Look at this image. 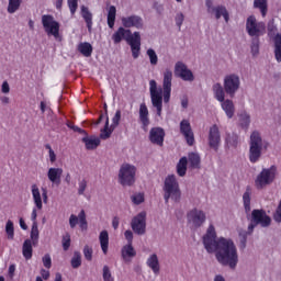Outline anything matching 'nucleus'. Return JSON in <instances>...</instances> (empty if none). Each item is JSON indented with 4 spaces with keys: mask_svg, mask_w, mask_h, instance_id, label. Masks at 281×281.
I'll use <instances>...</instances> for the list:
<instances>
[{
    "mask_svg": "<svg viewBox=\"0 0 281 281\" xmlns=\"http://www.w3.org/2000/svg\"><path fill=\"white\" fill-rule=\"evenodd\" d=\"M204 249L207 254H214L222 267H228L231 271H236L238 267V248L234 240L225 237L216 238V227L210 224L203 236Z\"/></svg>",
    "mask_w": 281,
    "mask_h": 281,
    "instance_id": "obj_1",
    "label": "nucleus"
},
{
    "mask_svg": "<svg viewBox=\"0 0 281 281\" xmlns=\"http://www.w3.org/2000/svg\"><path fill=\"white\" fill-rule=\"evenodd\" d=\"M149 93L151 98V104L157 110V115L161 117V110L164 102L168 104L170 102V94L172 93V70L166 68L162 72V88H157V81H149Z\"/></svg>",
    "mask_w": 281,
    "mask_h": 281,
    "instance_id": "obj_2",
    "label": "nucleus"
},
{
    "mask_svg": "<svg viewBox=\"0 0 281 281\" xmlns=\"http://www.w3.org/2000/svg\"><path fill=\"white\" fill-rule=\"evenodd\" d=\"M162 190L165 192L164 199L166 203H168L170 199L176 203H179V201H181V189L179 188V182L177 181L176 175H170L166 177Z\"/></svg>",
    "mask_w": 281,
    "mask_h": 281,
    "instance_id": "obj_3",
    "label": "nucleus"
},
{
    "mask_svg": "<svg viewBox=\"0 0 281 281\" xmlns=\"http://www.w3.org/2000/svg\"><path fill=\"white\" fill-rule=\"evenodd\" d=\"M262 136L255 131L250 135V142H249V160L251 164H256L262 156Z\"/></svg>",
    "mask_w": 281,
    "mask_h": 281,
    "instance_id": "obj_4",
    "label": "nucleus"
},
{
    "mask_svg": "<svg viewBox=\"0 0 281 281\" xmlns=\"http://www.w3.org/2000/svg\"><path fill=\"white\" fill-rule=\"evenodd\" d=\"M256 225H260V227H269L271 225V217L267 215L265 210H254L251 212V223L248 226V234L254 232Z\"/></svg>",
    "mask_w": 281,
    "mask_h": 281,
    "instance_id": "obj_5",
    "label": "nucleus"
},
{
    "mask_svg": "<svg viewBox=\"0 0 281 281\" xmlns=\"http://www.w3.org/2000/svg\"><path fill=\"white\" fill-rule=\"evenodd\" d=\"M137 168L131 164H123L119 171V183L121 186H133Z\"/></svg>",
    "mask_w": 281,
    "mask_h": 281,
    "instance_id": "obj_6",
    "label": "nucleus"
},
{
    "mask_svg": "<svg viewBox=\"0 0 281 281\" xmlns=\"http://www.w3.org/2000/svg\"><path fill=\"white\" fill-rule=\"evenodd\" d=\"M246 31L254 38H260L267 32L265 22H258L256 16L250 15L246 21Z\"/></svg>",
    "mask_w": 281,
    "mask_h": 281,
    "instance_id": "obj_7",
    "label": "nucleus"
},
{
    "mask_svg": "<svg viewBox=\"0 0 281 281\" xmlns=\"http://www.w3.org/2000/svg\"><path fill=\"white\" fill-rule=\"evenodd\" d=\"M42 25L47 36H54V38L60 36V23H58L53 15H42Z\"/></svg>",
    "mask_w": 281,
    "mask_h": 281,
    "instance_id": "obj_8",
    "label": "nucleus"
},
{
    "mask_svg": "<svg viewBox=\"0 0 281 281\" xmlns=\"http://www.w3.org/2000/svg\"><path fill=\"white\" fill-rule=\"evenodd\" d=\"M224 90L226 95L229 98H235L236 93L240 89V77L236 74L226 75L224 77Z\"/></svg>",
    "mask_w": 281,
    "mask_h": 281,
    "instance_id": "obj_9",
    "label": "nucleus"
},
{
    "mask_svg": "<svg viewBox=\"0 0 281 281\" xmlns=\"http://www.w3.org/2000/svg\"><path fill=\"white\" fill-rule=\"evenodd\" d=\"M187 221L191 227L199 229L207 221V215L203 210L194 207L187 213Z\"/></svg>",
    "mask_w": 281,
    "mask_h": 281,
    "instance_id": "obj_10",
    "label": "nucleus"
},
{
    "mask_svg": "<svg viewBox=\"0 0 281 281\" xmlns=\"http://www.w3.org/2000/svg\"><path fill=\"white\" fill-rule=\"evenodd\" d=\"M206 12L207 14H211V16H214L217 21L223 16L225 23H229V11H227V8L223 4L214 5V2L212 0L205 1Z\"/></svg>",
    "mask_w": 281,
    "mask_h": 281,
    "instance_id": "obj_11",
    "label": "nucleus"
},
{
    "mask_svg": "<svg viewBox=\"0 0 281 281\" xmlns=\"http://www.w3.org/2000/svg\"><path fill=\"white\" fill-rule=\"evenodd\" d=\"M268 34L274 36V56L278 63H281V34L278 33V26H276V20L268 22Z\"/></svg>",
    "mask_w": 281,
    "mask_h": 281,
    "instance_id": "obj_12",
    "label": "nucleus"
},
{
    "mask_svg": "<svg viewBox=\"0 0 281 281\" xmlns=\"http://www.w3.org/2000/svg\"><path fill=\"white\" fill-rule=\"evenodd\" d=\"M131 227L134 234L138 236H144L146 234V212L138 213L135 217H133L131 222Z\"/></svg>",
    "mask_w": 281,
    "mask_h": 281,
    "instance_id": "obj_13",
    "label": "nucleus"
},
{
    "mask_svg": "<svg viewBox=\"0 0 281 281\" xmlns=\"http://www.w3.org/2000/svg\"><path fill=\"white\" fill-rule=\"evenodd\" d=\"M42 191L43 193L41 195V189H38V186L37 184L31 186L33 203L37 210H43V202L47 203V189L42 188Z\"/></svg>",
    "mask_w": 281,
    "mask_h": 281,
    "instance_id": "obj_14",
    "label": "nucleus"
},
{
    "mask_svg": "<svg viewBox=\"0 0 281 281\" xmlns=\"http://www.w3.org/2000/svg\"><path fill=\"white\" fill-rule=\"evenodd\" d=\"M120 120H122V111L117 110L112 119L111 128H109V116L105 119V126L101 130L100 137L101 139H109L111 137V133H113V128L120 126Z\"/></svg>",
    "mask_w": 281,
    "mask_h": 281,
    "instance_id": "obj_15",
    "label": "nucleus"
},
{
    "mask_svg": "<svg viewBox=\"0 0 281 281\" xmlns=\"http://www.w3.org/2000/svg\"><path fill=\"white\" fill-rule=\"evenodd\" d=\"M175 76L181 78L186 82H192L194 80V74L188 69V66L182 61H178L175 65Z\"/></svg>",
    "mask_w": 281,
    "mask_h": 281,
    "instance_id": "obj_16",
    "label": "nucleus"
},
{
    "mask_svg": "<svg viewBox=\"0 0 281 281\" xmlns=\"http://www.w3.org/2000/svg\"><path fill=\"white\" fill-rule=\"evenodd\" d=\"M209 146L215 153L218 150V146H221V130H218V125L214 124L209 130Z\"/></svg>",
    "mask_w": 281,
    "mask_h": 281,
    "instance_id": "obj_17",
    "label": "nucleus"
},
{
    "mask_svg": "<svg viewBox=\"0 0 281 281\" xmlns=\"http://www.w3.org/2000/svg\"><path fill=\"white\" fill-rule=\"evenodd\" d=\"M135 38V33L133 34L131 30L124 27H119V30L112 35V41L115 45L126 41L127 43Z\"/></svg>",
    "mask_w": 281,
    "mask_h": 281,
    "instance_id": "obj_18",
    "label": "nucleus"
},
{
    "mask_svg": "<svg viewBox=\"0 0 281 281\" xmlns=\"http://www.w3.org/2000/svg\"><path fill=\"white\" fill-rule=\"evenodd\" d=\"M180 133L183 135L189 146L194 145V132H192V126L190 125V121L182 120L180 122Z\"/></svg>",
    "mask_w": 281,
    "mask_h": 281,
    "instance_id": "obj_19",
    "label": "nucleus"
},
{
    "mask_svg": "<svg viewBox=\"0 0 281 281\" xmlns=\"http://www.w3.org/2000/svg\"><path fill=\"white\" fill-rule=\"evenodd\" d=\"M276 175L273 171L269 169H263L260 175L257 177L256 186L259 189L265 188V186H269L274 179Z\"/></svg>",
    "mask_w": 281,
    "mask_h": 281,
    "instance_id": "obj_20",
    "label": "nucleus"
},
{
    "mask_svg": "<svg viewBox=\"0 0 281 281\" xmlns=\"http://www.w3.org/2000/svg\"><path fill=\"white\" fill-rule=\"evenodd\" d=\"M164 137H166V132L161 127H154L149 132V140L156 146H164Z\"/></svg>",
    "mask_w": 281,
    "mask_h": 281,
    "instance_id": "obj_21",
    "label": "nucleus"
},
{
    "mask_svg": "<svg viewBox=\"0 0 281 281\" xmlns=\"http://www.w3.org/2000/svg\"><path fill=\"white\" fill-rule=\"evenodd\" d=\"M122 24L125 27H136V30L144 29V20L139 15H131L127 18H122Z\"/></svg>",
    "mask_w": 281,
    "mask_h": 281,
    "instance_id": "obj_22",
    "label": "nucleus"
},
{
    "mask_svg": "<svg viewBox=\"0 0 281 281\" xmlns=\"http://www.w3.org/2000/svg\"><path fill=\"white\" fill-rule=\"evenodd\" d=\"M128 45L131 46L133 58H139L142 52V35L139 32H134V38L128 42Z\"/></svg>",
    "mask_w": 281,
    "mask_h": 281,
    "instance_id": "obj_23",
    "label": "nucleus"
},
{
    "mask_svg": "<svg viewBox=\"0 0 281 281\" xmlns=\"http://www.w3.org/2000/svg\"><path fill=\"white\" fill-rule=\"evenodd\" d=\"M47 178L50 183H54L55 186H60V181L63 179V168H49L47 171Z\"/></svg>",
    "mask_w": 281,
    "mask_h": 281,
    "instance_id": "obj_24",
    "label": "nucleus"
},
{
    "mask_svg": "<svg viewBox=\"0 0 281 281\" xmlns=\"http://www.w3.org/2000/svg\"><path fill=\"white\" fill-rule=\"evenodd\" d=\"M221 102V108L225 112L228 120H232L236 113V105L234 104V101L232 99H224Z\"/></svg>",
    "mask_w": 281,
    "mask_h": 281,
    "instance_id": "obj_25",
    "label": "nucleus"
},
{
    "mask_svg": "<svg viewBox=\"0 0 281 281\" xmlns=\"http://www.w3.org/2000/svg\"><path fill=\"white\" fill-rule=\"evenodd\" d=\"M139 121L143 124V128L148 131L150 119L148 117V106H146V103L139 105Z\"/></svg>",
    "mask_w": 281,
    "mask_h": 281,
    "instance_id": "obj_26",
    "label": "nucleus"
},
{
    "mask_svg": "<svg viewBox=\"0 0 281 281\" xmlns=\"http://www.w3.org/2000/svg\"><path fill=\"white\" fill-rule=\"evenodd\" d=\"M81 16L83 21L86 22V25L88 27V32H91L93 27V13L89 11V7L81 5Z\"/></svg>",
    "mask_w": 281,
    "mask_h": 281,
    "instance_id": "obj_27",
    "label": "nucleus"
},
{
    "mask_svg": "<svg viewBox=\"0 0 281 281\" xmlns=\"http://www.w3.org/2000/svg\"><path fill=\"white\" fill-rule=\"evenodd\" d=\"M121 254H122V258L125 262H131V259L135 258V256H137L135 248H133V244L125 245L122 248Z\"/></svg>",
    "mask_w": 281,
    "mask_h": 281,
    "instance_id": "obj_28",
    "label": "nucleus"
},
{
    "mask_svg": "<svg viewBox=\"0 0 281 281\" xmlns=\"http://www.w3.org/2000/svg\"><path fill=\"white\" fill-rule=\"evenodd\" d=\"M212 89L215 100L223 102L225 100V93H227L225 87L217 82L213 85Z\"/></svg>",
    "mask_w": 281,
    "mask_h": 281,
    "instance_id": "obj_29",
    "label": "nucleus"
},
{
    "mask_svg": "<svg viewBox=\"0 0 281 281\" xmlns=\"http://www.w3.org/2000/svg\"><path fill=\"white\" fill-rule=\"evenodd\" d=\"M147 266L154 273H159L160 267H159V257H157V254H153L147 259Z\"/></svg>",
    "mask_w": 281,
    "mask_h": 281,
    "instance_id": "obj_30",
    "label": "nucleus"
},
{
    "mask_svg": "<svg viewBox=\"0 0 281 281\" xmlns=\"http://www.w3.org/2000/svg\"><path fill=\"white\" fill-rule=\"evenodd\" d=\"M100 246L103 254H109V232L102 231L99 235Z\"/></svg>",
    "mask_w": 281,
    "mask_h": 281,
    "instance_id": "obj_31",
    "label": "nucleus"
},
{
    "mask_svg": "<svg viewBox=\"0 0 281 281\" xmlns=\"http://www.w3.org/2000/svg\"><path fill=\"white\" fill-rule=\"evenodd\" d=\"M82 142L86 144L87 150H95V148L100 146V138L94 136L83 137Z\"/></svg>",
    "mask_w": 281,
    "mask_h": 281,
    "instance_id": "obj_32",
    "label": "nucleus"
},
{
    "mask_svg": "<svg viewBox=\"0 0 281 281\" xmlns=\"http://www.w3.org/2000/svg\"><path fill=\"white\" fill-rule=\"evenodd\" d=\"M32 245H34L32 243V239H26L24 243H23V246H22V254L25 258V260H32Z\"/></svg>",
    "mask_w": 281,
    "mask_h": 281,
    "instance_id": "obj_33",
    "label": "nucleus"
},
{
    "mask_svg": "<svg viewBox=\"0 0 281 281\" xmlns=\"http://www.w3.org/2000/svg\"><path fill=\"white\" fill-rule=\"evenodd\" d=\"M78 52L82 54V56H86V58H89L91 54H93V46H91L90 43L83 42L78 45Z\"/></svg>",
    "mask_w": 281,
    "mask_h": 281,
    "instance_id": "obj_34",
    "label": "nucleus"
},
{
    "mask_svg": "<svg viewBox=\"0 0 281 281\" xmlns=\"http://www.w3.org/2000/svg\"><path fill=\"white\" fill-rule=\"evenodd\" d=\"M177 172L179 177H186V172H188V157L180 158L177 165Z\"/></svg>",
    "mask_w": 281,
    "mask_h": 281,
    "instance_id": "obj_35",
    "label": "nucleus"
},
{
    "mask_svg": "<svg viewBox=\"0 0 281 281\" xmlns=\"http://www.w3.org/2000/svg\"><path fill=\"white\" fill-rule=\"evenodd\" d=\"M117 14V9L115 5H111L108 10V25L111 30L115 27V16Z\"/></svg>",
    "mask_w": 281,
    "mask_h": 281,
    "instance_id": "obj_36",
    "label": "nucleus"
},
{
    "mask_svg": "<svg viewBox=\"0 0 281 281\" xmlns=\"http://www.w3.org/2000/svg\"><path fill=\"white\" fill-rule=\"evenodd\" d=\"M187 159L189 161L190 168H200V166H201V156H199V154L191 153V154H189Z\"/></svg>",
    "mask_w": 281,
    "mask_h": 281,
    "instance_id": "obj_37",
    "label": "nucleus"
},
{
    "mask_svg": "<svg viewBox=\"0 0 281 281\" xmlns=\"http://www.w3.org/2000/svg\"><path fill=\"white\" fill-rule=\"evenodd\" d=\"M244 207L246 212L251 211V189L248 187L243 195Z\"/></svg>",
    "mask_w": 281,
    "mask_h": 281,
    "instance_id": "obj_38",
    "label": "nucleus"
},
{
    "mask_svg": "<svg viewBox=\"0 0 281 281\" xmlns=\"http://www.w3.org/2000/svg\"><path fill=\"white\" fill-rule=\"evenodd\" d=\"M70 265L72 269H79V267H82V255L80 254V251L74 252Z\"/></svg>",
    "mask_w": 281,
    "mask_h": 281,
    "instance_id": "obj_39",
    "label": "nucleus"
},
{
    "mask_svg": "<svg viewBox=\"0 0 281 281\" xmlns=\"http://www.w3.org/2000/svg\"><path fill=\"white\" fill-rule=\"evenodd\" d=\"M23 0H9V4L7 7V11L9 14H14L20 8Z\"/></svg>",
    "mask_w": 281,
    "mask_h": 281,
    "instance_id": "obj_40",
    "label": "nucleus"
},
{
    "mask_svg": "<svg viewBox=\"0 0 281 281\" xmlns=\"http://www.w3.org/2000/svg\"><path fill=\"white\" fill-rule=\"evenodd\" d=\"M31 243H33V247L38 245V223L34 222L31 228Z\"/></svg>",
    "mask_w": 281,
    "mask_h": 281,
    "instance_id": "obj_41",
    "label": "nucleus"
},
{
    "mask_svg": "<svg viewBox=\"0 0 281 281\" xmlns=\"http://www.w3.org/2000/svg\"><path fill=\"white\" fill-rule=\"evenodd\" d=\"M146 54L149 58L150 65H153L154 67L157 66V64L159 63V57L157 56V53L155 52V49L149 48L147 49Z\"/></svg>",
    "mask_w": 281,
    "mask_h": 281,
    "instance_id": "obj_42",
    "label": "nucleus"
},
{
    "mask_svg": "<svg viewBox=\"0 0 281 281\" xmlns=\"http://www.w3.org/2000/svg\"><path fill=\"white\" fill-rule=\"evenodd\" d=\"M5 234L9 240H14V223L10 220L5 224Z\"/></svg>",
    "mask_w": 281,
    "mask_h": 281,
    "instance_id": "obj_43",
    "label": "nucleus"
},
{
    "mask_svg": "<svg viewBox=\"0 0 281 281\" xmlns=\"http://www.w3.org/2000/svg\"><path fill=\"white\" fill-rule=\"evenodd\" d=\"M254 7L260 10L262 16H267V0H255Z\"/></svg>",
    "mask_w": 281,
    "mask_h": 281,
    "instance_id": "obj_44",
    "label": "nucleus"
},
{
    "mask_svg": "<svg viewBox=\"0 0 281 281\" xmlns=\"http://www.w3.org/2000/svg\"><path fill=\"white\" fill-rule=\"evenodd\" d=\"M239 122L243 128H249V124H251V116H249V114H247L246 112H243L239 115Z\"/></svg>",
    "mask_w": 281,
    "mask_h": 281,
    "instance_id": "obj_45",
    "label": "nucleus"
},
{
    "mask_svg": "<svg viewBox=\"0 0 281 281\" xmlns=\"http://www.w3.org/2000/svg\"><path fill=\"white\" fill-rule=\"evenodd\" d=\"M78 218H79V227L80 229H82V232H85L88 227L87 214L85 213V210L80 211V213L78 214Z\"/></svg>",
    "mask_w": 281,
    "mask_h": 281,
    "instance_id": "obj_46",
    "label": "nucleus"
},
{
    "mask_svg": "<svg viewBox=\"0 0 281 281\" xmlns=\"http://www.w3.org/2000/svg\"><path fill=\"white\" fill-rule=\"evenodd\" d=\"M250 48H251L252 56L258 55V52H260V38L254 37L251 41Z\"/></svg>",
    "mask_w": 281,
    "mask_h": 281,
    "instance_id": "obj_47",
    "label": "nucleus"
},
{
    "mask_svg": "<svg viewBox=\"0 0 281 281\" xmlns=\"http://www.w3.org/2000/svg\"><path fill=\"white\" fill-rule=\"evenodd\" d=\"M83 256L88 262H91L93 260V248L89 245H86L83 247Z\"/></svg>",
    "mask_w": 281,
    "mask_h": 281,
    "instance_id": "obj_48",
    "label": "nucleus"
},
{
    "mask_svg": "<svg viewBox=\"0 0 281 281\" xmlns=\"http://www.w3.org/2000/svg\"><path fill=\"white\" fill-rule=\"evenodd\" d=\"M61 243L64 251H67L69 247H71V235H69L68 233L64 235Z\"/></svg>",
    "mask_w": 281,
    "mask_h": 281,
    "instance_id": "obj_49",
    "label": "nucleus"
},
{
    "mask_svg": "<svg viewBox=\"0 0 281 281\" xmlns=\"http://www.w3.org/2000/svg\"><path fill=\"white\" fill-rule=\"evenodd\" d=\"M103 281H115L113 279V274L111 273V269L109 268V266H104L103 267Z\"/></svg>",
    "mask_w": 281,
    "mask_h": 281,
    "instance_id": "obj_50",
    "label": "nucleus"
},
{
    "mask_svg": "<svg viewBox=\"0 0 281 281\" xmlns=\"http://www.w3.org/2000/svg\"><path fill=\"white\" fill-rule=\"evenodd\" d=\"M226 144H228V146H237L238 145V136L235 134H228L226 136Z\"/></svg>",
    "mask_w": 281,
    "mask_h": 281,
    "instance_id": "obj_51",
    "label": "nucleus"
},
{
    "mask_svg": "<svg viewBox=\"0 0 281 281\" xmlns=\"http://www.w3.org/2000/svg\"><path fill=\"white\" fill-rule=\"evenodd\" d=\"M132 201L135 205H140V203H144V193H136L132 195Z\"/></svg>",
    "mask_w": 281,
    "mask_h": 281,
    "instance_id": "obj_52",
    "label": "nucleus"
},
{
    "mask_svg": "<svg viewBox=\"0 0 281 281\" xmlns=\"http://www.w3.org/2000/svg\"><path fill=\"white\" fill-rule=\"evenodd\" d=\"M68 8L71 14H76V10H78V0H67Z\"/></svg>",
    "mask_w": 281,
    "mask_h": 281,
    "instance_id": "obj_53",
    "label": "nucleus"
},
{
    "mask_svg": "<svg viewBox=\"0 0 281 281\" xmlns=\"http://www.w3.org/2000/svg\"><path fill=\"white\" fill-rule=\"evenodd\" d=\"M68 128H71V131H75V133H80L81 135H87V132L78 126H76L74 123L68 122L67 123Z\"/></svg>",
    "mask_w": 281,
    "mask_h": 281,
    "instance_id": "obj_54",
    "label": "nucleus"
},
{
    "mask_svg": "<svg viewBox=\"0 0 281 281\" xmlns=\"http://www.w3.org/2000/svg\"><path fill=\"white\" fill-rule=\"evenodd\" d=\"M80 223V217L76 216L75 214H71L69 217V225L71 229H75L76 225Z\"/></svg>",
    "mask_w": 281,
    "mask_h": 281,
    "instance_id": "obj_55",
    "label": "nucleus"
},
{
    "mask_svg": "<svg viewBox=\"0 0 281 281\" xmlns=\"http://www.w3.org/2000/svg\"><path fill=\"white\" fill-rule=\"evenodd\" d=\"M85 190H87V180L82 179L79 181L78 194L82 196V194H85Z\"/></svg>",
    "mask_w": 281,
    "mask_h": 281,
    "instance_id": "obj_56",
    "label": "nucleus"
},
{
    "mask_svg": "<svg viewBox=\"0 0 281 281\" xmlns=\"http://www.w3.org/2000/svg\"><path fill=\"white\" fill-rule=\"evenodd\" d=\"M184 15L183 13H178L176 15V25L179 27V30H181V25H183V21H184Z\"/></svg>",
    "mask_w": 281,
    "mask_h": 281,
    "instance_id": "obj_57",
    "label": "nucleus"
},
{
    "mask_svg": "<svg viewBox=\"0 0 281 281\" xmlns=\"http://www.w3.org/2000/svg\"><path fill=\"white\" fill-rule=\"evenodd\" d=\"M43 265L46 269H52V257L49 255L43 257Z\"/></svg>",
    "mask_w": 281,
    "mask_h": 281,
    "instance_id": "obj_58",
    "label": "nucleus"
},
{
    "mask_svg": "<svg viewBox=\"0 0 281 281\" xmlns=\"http://www.w3.org/2000/svg\"><path fill=\"white\" fill-rule=\"evenodd\" d=\"M127 245H133V231H125L124 233Z\"/></svg>",
    "mask_w": 281,
    "mask_h": 281,
    "instance_id": "obj_59",
    "label": "nucleus"
},
{
    "mask_svg": "<svg viewBox=\"0 0 281 281\" xmlns=\"http://www.w3.org/2000/svg\"><path fill=\"white\" fill-rule=\"evenodd\" d=\"M239 236H241L240 248L245 249V247H247V233H241Z\"/></svg>",
    "mask_w": 281,
    "mask_h": 281,
    "instance_id": "obj_60",
    "label": "nucleus"
},
{
    "mask_svg": "<svg viewBox=\"0 0 281 281\" xmlns=\"http://www.w3.org/2000/svg\"><path fill=\"white\" fill-rule=\"evenodd\" d=\"M1 91L2 93H10V83L8 81H3Z\"/></svg>",
    "mask_w": 281,
    "mask_h": 281,
    "instance_id": "obj_61",
    "label": "nucleus"
},
{
    "mask_svg": "<svg viewBox=\"0 0 281 281\" xmlns=\"http://www.w3.org/2000/svg\"><path fill=\"white\" fill-rule=\"evenodd\" d=\"M112 227L114 229H117V227H120V217H117V216L113 217V220H112Z\"/></svg>",
    "mask_w": 281,
    "mask_h": 281,
    "instance_id": "obj_62",
    "label": "nucleus"
},
{
    "mask_svg": "<svg viewBox=\"0 0 281 281\" xmlns=\"http://www.w3.org/2000/svg\"><path fill=\"white\" fill-rule=\"evenodd\" d=\"M14 271H16V267L14 265H11L9 267V278H11V280L12 278H14Z\"/></svg>",
    "mask_w": 281,
    "mask_h": 281,
    "instance_id": "obj_63",
    "label": "nucleus"
},
{
    "mask_svg": "<svg viewBox=\"0 0 281 281\" xmlns=\"http://www.w3.org/2000/svg\"><path fill=\"white\" fill-rule=\"evenodd\" d=\"M41 276L43 278V280H48L49 279V271L42 269L41 270Z\"/></svg>",
    "mask_w": 281,
    "mask_h": 281,
    "instance_id": "obj_64",
    "label": "nucleus"
}]
</instances>
